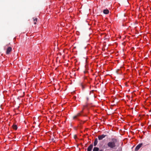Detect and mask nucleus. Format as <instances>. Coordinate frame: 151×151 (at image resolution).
<instances>
[{
	"instance_id": "0eeeda50",
	"label": "nucleus",
	"mask_w": 151,
	"mask_h": 151,
	"mask_svg": "<svg viewBox=\"0 0 151 151\" xmlns=\"http://www.w3.org/2000/svg\"><path fill=\"white\" fill-rule=\"evenodd\" d=\"M103 12L105 14H107L109 13V11L108 9H104L103 10Z\"/></svg>"
},
{
	"instance_id": "9b49d317",
	"label": "nucleus",
	"mask_w": 151,
	"mask_h": 151,
	"mask_svg": "<svg viewBox=\"0 0 151 151\" xmlns=\"http://www.w3.org/2000/svg\"><path fill=\"white\" fill-rule=\"evenodd\" d=\"M33 19H34V21H37V18H33Z\"/></svg>"
},
{
	"instance_id": "1a4fd4ad",
	"label": "nucleus",
	"mask_w": 151,
	"mask_h": 151,
	"mask_svg": "<svg viewBox=\"0 0 151 151\" xmlns=\"http://www.w3.org/2000/svg\"><path fill=\"white\" fill-rule=\"evenodd\" d=\"M13 128L14 129L17 130V125L15 124H14L12 126Z\"/></svg>"
},
{
	"instance_id": "423d86ee",
	"label": "nucleus",
	"mask_w": 151,
	"mask_h": 151,
	"mask_svg": "<svg viewBox=\"0 0 151 151\" xmlns=\"http://www.w3.org/2000/svg\"><path fill=\"white\" fill-rule=\"evenodd\" d=\"M93 147V145L92 144L91 145L87 148V151H91Z\"/></svg>"
},
{
	"instance_id": "6e6552de",
	"label": "nucleus",
	"mask_w": 151,
	"mask_h": 151,
	"mask_svg": "<svg viewBox=\"0 0 151 151\" xmlns=\"http://www.w3.org/2000/svg\"><path fill=\"white\" fill-rule=\"evenodd\" d=\"M97 143H98L97 139L96 138V139H95V141L94 142V146H96L97 144Z\"/></svg>"
},
{
	"instance_id": "2eb2a0df",
	"label": "nucleus",
	"mask_w": 151,
	"mask_h": 151,
	"mask_svg": "<svg viewBox=\"0 0 151 151\" xmlns=\"http://www.w3.org/2000/svg\"><path fill=\"white\" fill-rule=\"evenodd\" d=\"M99 151H103V150H101Z\"/></svg>"
},
{
	"instance_id": "9d476101",
	"label": "nucleus",
	"mask_w": 151,
	"mask_h": 151,
	"mask_svg": "<svg viewBox=\"0 0 151 151\" xmlns=\"http://www.w3.org/2000/svg\"><path fill=\"white\" fill-rule=\"evenodd\" d=\"M99 148L97 147H94L93 149V151H98Z\"/></svg>"
},
{
	"instance_id": "f8f14e48",
	"label": "nucleus",
	"mask_w": 151,
	"mask_h": 151,
	"mask_svg": "<svg viewBox=\"0 0 151 151\" xmlns=\"http://www.w3.org/2000/svg\"><path fill=\"white\" fill-rule=\"evenodd\" d=\"M83 110H82L80 113H81V114H82L83 113Z\"/></svg>"
},
{
	"instance_id": "20e7f679",
	"label": "nucleus",
	"mask_w": 151,
	"mask_h": 151,
	"mask_svg": "<svg viewBox=\"0 0 151 151\" xmlns=\"http://www.w3.org/2000/svg\"><path fill=\"white\" fill-rule=\"evenodd\" d=\"M106 136V135H104V134L101 135H100L98 136V138L99 140H102L103 138H104Z\"/></svg>"
},
{
	"instance_id": "7ed1b4c3",
	"label": "nucleus",
	"mask_w": 151,
	"mask_h": 151,
	"mask_svg": "<svg viewBox=\"0 0 151 151\" xmlns=\"http://www.w3.org/2000/svg\"><path fill=\"white\" fill-rule=\"evenodd\" d=\"M81 113H78L73 117V119H77L78 117L81 116Z\"/></svg>"
},
{
	"instance_id": "4468645a",
	"label": "nucleus",
	"mask_w": 151,
	"mask_h": 151,
	"mask_svg": "<svg viewBox=\"0 0 151 151\" xmlns=\"http://www.w3.org/2000/svg\"><path fill=\"white\" fill-rule=\"evenodd\" d=\"M34 24H36V21H34Z\"/></svg>"
},
{
	"instance_id": "f257e3e1",
	"label": "nucleus",
	"mask_w": 151,
	"mask_h": 151,
	"mask_svg": "<svg viewBox=\"0 0 151 151\" xmlns=\"http://www.w3.org/2000/svg\"><path fill=\"white\" fill-rule=\"evenodd\" d=\"M117 142V140L116 139L114 138H112L111 141L108 143L107 145L109 147L113 149L116 147V144Z\"/></svg>"
},
{
	"instance_id": "ddd939ff",
	"label": "nucleus",
	"mask_w": 151,
	"mask_h": 151,
	"mask_svg": "<svg viewBox=\"0 0 151 151\" xmlns=\"http://www.w3.org/2000/svg\"><path fill=\"white\" fill-rule=\"evenodd\" d=\"M76 137H77V136H76V135H74V138L75 139H76Z\"/></svg>"
},
{
	"instance_id": "dca6fc26",
	"label": "nucleus",
	"mask_w": 151,
	"mask_h": 151,
	"mask_svg": "<svg viewBox=\"0 0 151 151\" xmlns=\"http://www.w3.org/2000/svg\"><path fill=\"white\" fill-rule=\"evenodd\" d=\"M87 100H88V98H87Z\"/></svg>"
},
{
	"instance_id": "f03ea898",
	"label": "nucleus",
	"mask_w": 151,
	"mask_h": 151,
	"mask_svg": "<svg viewBox=\"0 0 151 151\" xmlns=\"http://www.w3.org/2000/svg\"><path fill=\"white\" fill-rule=\"evenodd\" d=\"M142 143H140L139 145H138L136 147L135 151H137L139 148L142 147Z\"/></svg>"
},
{
	"instance_id": "39448f33",
	"label": "nucleus",
	"mask_w": 151,
	"mask_h": 151,
	"mask_svg": "<svg viewBox=\"0 0 151 151\" xmlns=\"http://www.w3.org/2000/svg\"><path fill=\"white\" fill-rule=\"evenodd\" d=\"M12 50V48L11 47H8L6 51V53L7 54H9V52H11V51Z\"/></svg>"
}]
</instances>
